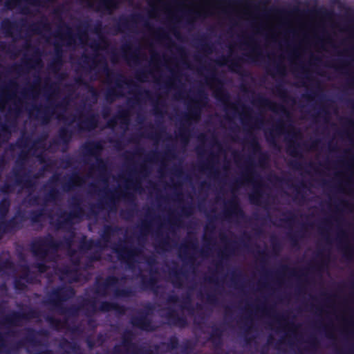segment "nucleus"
<instances>
[{
  "mask_svg": "<svg viewBox=\"0 0 354 354\" xmlns=\"http://www.w3.org/2000/svg\"><path fill=\"white\" fill-rule=\"evenodd\" d=\"M114 303L107 301H102L97 310L103 313L110 312L113 310Z\"/></svg>",
  "mask_w": 354,
  "mask_h": 354,
  "instance_id": "57",
  "label": "nucleus"
},
{
  "mask_svg": "<svg viewBox=\"0 0 354 354\" xmlns=\"http://www.w3.org/2000/svg\"><path fill=\"white\" fill-rule=\"evenodd\" d=\"M75 82L79 85H84L86 86L94 100V102L97 101V99L99 96V93L95 88L86 83L82 77H77L75 79Z\"/></svg>",
  "mask_w": 354,
  "mask_h": 354,
  "instance_id": "42",
  "label": "nucleus"
},
{
  "mask_svg": "<svg viewBox=\"0 0 354 354\" xmlns=\"http://www.w3.org/2000/svg\"><path fill=\"white\" fill-rule=\"evenodd\" d=\"M35 317L36 313L32 309L27 312L12 311L0 321V324L7 326H19L23 320Z\"/></svg>",
  "mask_w": 354,
  "mask_h": 354,
  "instance_id": "17",
  "label": "nucleus"
},
{
  "mask_svg": "<svg viewBox=\"0 0 354 354\" xmlns=\"http://www.w3.org/2000/svg\"><path fill=\"white\" fill-rule=\"evenodd\" d=\"M84 182V178L77 172L73 173L68 178L66 176L61 177L60 174H54L48 180V185L51 186L50 191L45 195L44 203L43 205L35 210L30 212L29 219L32 224H39L41 222L43 216L46 214L47 209L46 205L48 202L55 201L60 195L59 191L53 186L60 183L62 190L69 192L73 190L76 186Z\"/></svg>",
  "mask_w": 354,
  "mask_h": 354,
  "instance_id": "2",
  "label": "nucleus"
},
{
  "mask_svg": "<svg viewBox=\"0 0 354 354\" xmlns=\"http://www.w3.org/2000/svg\"><path fill=\"white\" fill-rule=\"evenodd\" d=\"M160 153L157 151H152L147 154L146 157V162H155L159 159Z\"/></svg>",
  "mask_w": 354,
  "mask_h": 354,
  "instance_id": "63",
  "label": "nucleus"
},
{
  "mask_svg": "<svg viewBox=\"0 0 354 354\" xmlns=\"http://www.w3.org/2000/svg\"><path fill=\"white\" fill-rule=\"evenodd\" d=\"M113 310L120 315H123L126 313L127 308L124 305L114 303Z\"/></svg>",
  "mask_w": 354,
  "mask_h": 354,
  "instance_id": "64",
  "label": "nucleus"
},
{
  "mask_svg": "<svg viewBox=\"0 0 354 354\" xmlns=\"http://www.w3.org/2000/svg\"><path fill=\"white\" fill-rule=\"evenodd\" d=\"M99 116L96 113H89L84 120L77 123L80 131H91L97 127Z\"/></svg>",
  "mask_w": 354,
  "mask_h": 354,
  "instance_id": "25",
  "label": "nucleus"
},
{
  "mask_svg": "<svg viewBox=\"0 0 354 354\" xmlns=\"http://www.w3.org/2000/svg\"><path fill=\"white\" fill-rule=\"evenodd\" d=\"M168 324L178 326L179 328H185L187 324V318L185 316L179 315L177 311L172 308H169L165 315Z\"/></svg>",
  "mask_w": 354,
  "mask_h": 354,
  "instance_id": "24",
  "label": "nucleus"
},
{
  "mask_svg": "<svg viewBox=\"0 0 354 354\" xmlns=\"http://www.w3.org/2000/svg\"><path fill=\"white\" fill-rule=\"evenodd\" d=\"M307 342L308 345L304 348V350L311 353H315L319 344L318 339L314 336H310Z\"/></svg>",
  "mask_w": 354,
  "mask_h": 354,
  "instance_id": "43",
  "label": "nucleus"
},
{
  "mask_svg": "<svg viewBox=\"0 0 354 354\" xmlns=\"http://www.w3.org/2000/svg\"><path fill=\"white\" fill-rule=\"evenodd\" d=\"M93 247L102 248L101 241L99 240L94 241L91 239H88V240L84 239L81 241L80 245V248L83 250H91Z\"/></svg>",
  "mask_w": 354,
  "mask_h": 354,
  "instance_id": "41",
  "label": "nucleus"
},
{
  "mask_svg": "<svg viewBox=\"0 0 354 354\" xmlns=\"http://www.w3.org/2000/svg\"><path fill=\"white\" fill-rule=\"evenodd\" d=\"M263 57L261 49L259 46L256 45L252 50V53L249 54H244L243 57H236L230 59L226 57H221L216 60V63L219 66L228 65L229 69L234 73H241V62H250L257 63V62L262 59Z\"/></svg>",
  "mask_w": 354,
  "mask_h": 354,
  "instance_id": "10",
  "label": "nucleus"
},
{
  "mask_svg": "<svg viewBox=\"0 0 354 354\" xmlns=\"http://www.w3.org/2000/svg\"><path fill=\"white\" fill-rule=\"evenodd\" d=\"M223 216L226 219L230 217H235L236 218H243L245 217V214L236 197L232 198L226 203V208L223 212Z\"/></svg>",
  "mask_w": 354,
  "mask_h": 354,
  "instance_id": "20",
  "label": "nucleus"
},
{
  "mask_svg": "<svg viewBox=\"0 0 354 354\" xmlns=\"http://www.w3.org/2000/svg\"><path fill=\"white\" fill-rule=\"evenodd\" d=\"M275 93L283 99H286L289 97L288 95L287 90L284 88L283 85L281 84H278L276 85L274 88Z\"/></svg>",
  "mask_w": 354,
  "mask_h": 354,
  "instance_id": "56",
  "label": "nucleus"
},
{
  "mask_svg": "<svg viewBox=\"0 0 354 354\" xmlns=\"http://www.w3.org/2000/svg\"><path fill=\"white\" fill-rule=\"evenodd\" d=\"M129 19L125 17L121 18L117 24L118 30L120 32L129 27Z\"/></svg>",
  "mask_w": 354,
  "mask_h": 354,
  "instance_id": "59",
  "label": "nucleus"
},
{
  "mask_svg": "<svg viewBox=\"0 0 354 354\" xmlns=\"http://www.w3.org/2000/svg\"><path fill=\"white\" fill-rule=\"evenodd\" d=\"M113 251L117 254L122 262H124L129 268H132L136 262V257L142 252V249L138 247H128L126 242L120 241L112 246Z\"/></svg>",
  "mask_w": 354,
  "mask_h": 354,
  "instance_id": "12",
  "label": "nucleus"
},
{
  "mask_svg": "<svg viewBox=\"0 0 354 354\" xmlns=\"http://www.w3.org/2000/svg\"><path fill=\"white\" fill-rule=\"evenodd\" d=\"M285 127L284 122L279 120L274 129H271L268 133L266 132L267 142L274 148L279 149V146L277 142V138L283 133Z\"/></svg>",
  "mask_w": 354,
  "mask_h": 354,
  "instance_id": "26",
  "label": "nucleus"
},
{
  "mask_svg": "<svg viewBox=\"0 0 354 354\" xmlns=\"http://www.w3.org/2000/svg\"><path fill=\"white\" fill-rule=\"evenodd\" d=\"M162 344L165 345L168 351L175 350L179 346V340L176 335H172L169 338L168 342H162Z\"/></svg>",
  "mask_w": 354,
  "mask_h": 354,
  "instance_id": "49",
  "label": "nucleus"
},
{
  "mask_svg": "<svg viewBox=\"0 0 354 354\" xmlns=\"http://www.w3.org/2000/svg\"><path fill=\"white\" fill-rule=\"evenodd\" d=\"M75 295L71 286H59L54 288L48 295V303L61 315L68 317H77L79 315L80 306L72 305L66 307L63 302L73 298Z\"/></svg>",
  "mask_w": 354,
  "mask_h": 354,
  "instance_id": "5",
  "label": "nucleus"
},
{
  "mask_svg": "<svg viewBox=\"0 0 354 354\" xmlns=\"http://www.w3.org/2000/svg\"><path fill=\"white\" fill-rule=\"evenodd\" d=\"M267 71H269L272 75L277 74L280 76H285L286 74L285 66L280 63L277 64V65L272 68L267 67Z\"/></svg>",
  "mask_w": 354,
  "mask_h": 354,
  "instance_id": "46",
  "label": "nucleus"
},
{
  "mask_svg": "<svg viewBox=\"0 0 354 354\" xmlns=\"http://www.w3.org/2000/svg\"><path fill=\"white\" fill-rule=\"evenodd\" d=\"M185 273L182 270H178L176 268H172L170 271V276L171 278V282L174 287L181 288L183 286V279L181 276H184Z\"/></svg>",
  "mask_w": 354,
  "mask_h": 354,
  "instance_id": "39",
  "label": "nucleus"
},
{
  "mask_svg": "<svg viewBox=\"0 0 354 354\" xmlns=\"http://www.w3.org/2000/svg\"><path fill=\"white\" fill-rule=\"evenodd\" d=\"M27 202L30 206L39 205V196L38 195H32L30 193L27 196Z\"/></svg>",
  "mask_w": 354,
  "mask_h": 354,
  "instance_id": "61",
  "label": "nucleus"
},
{
  "mask_svg": "<svg viewBox=\"0 0 354 354\" xmlns=\"http://www.w3.org/2000/svg\"><path fill=\"white\" fill-rule=\"evenodd\" d=\"M126 277L123 276L118 278L115 275L107 276L102 282L97 281L95 283L94 292L98 296L106 297L108 294V290L111 288H115L113 290V296L115 298H126L134 295V291L131 288H116L120 282L124 281Z\"/></svg>",
  "mask_w": 354,
  "mask_h": 354,
  "instance_id": "8",
  "label": "nucleus"
},
{
  "mask_svg": "<svg viewBox=\"0 0 354 354\" xmlns=\"http://www.w3.org/2000/svg\"><path fill=\"white\" fill-rule=\"evenodd\" d=\"M286 152L292 157L302 158L301 145L295 141L290 142L286 147Z\"/></svg>",
  "mask_w": 354,
  "mask_h": 354,
  "instance_id": "36",
  "label": "nucleus"
},
{
  "mask_svg": "<svg viewBox=\"0 0 354 354\" xmlns=\"http://www.w3.org/2000/svg\"><path fill=\"white\" fill-rule=\"evenodd\" d=\"M84 156L93 157L96 160L95 167L104 175L106 171V162L101 158V153L104 149L102 142L99 140L87 141L81 146Z\"/></svg>",
  "mask_w": 354,
  "mask_h": 354,
  "instance_id": "11",
  "label": "nucleus"
},
{
  "mask_svg": "<svg viewBox=\"0 0 354 354\" xmlns=\"http://www.w3.org/2000/svg\"><path fill=\"white\" fill-rule=\"evenodd\" d=\"M149 273V277H147L146 275L141 274H140V288L145 291L150 290L156 293L160 288V286L158 285V279L155 275L158 273V270L156 268H151Z\"/></svg>",
  "mask_w": 354,
  "mask_h": 354,
  "instance_id": "19",
  "label": "nucleus"
},
{
  "mask_svg": "<svg viewBox=\"0 0 354 354\" xmlns=\"http://www.w3.org/2000/svg\"><path fill=\"white\" fill-rule=\"evenodd\" d=\"M110 192L111 194V196H108L105 201H100L97 204H91L90 205L89 211L87 214L88 217H90L91 216H97L100 211L102 210L105 205L112 208V207L115 205V198H118L120 197H122L133 206L131 208L121 212V216L123 218L129 219L133 216L136 212L138 211L136 197L133 193L124 191L119 192L116 190Z\"/></svg>",
  "mask_w": 354,
  "mask_h": 354,
  "instance_id": "6",
  "label": "nucleus"
},
{
  "mask_svg": "<svg viewBox=\"0 0 354 354\" xmlns=\"http://www.w3.org/2000/svg\"><path fill=\"white\" fill-rule=\"evenodd\" d=\"M296 189V194L294 197V201H296L297 199L300 197L302 201L306 199L304 194L301 192L303 189L306 188V184L304 182H301L299 185L295 187Z\"/></svg>",
  "mask_w": 354,
  "mask_h": 354,
  "instance_id": "55",
  "label": "nucleus"
},
{
  "mask_svg": "<svg viewBox=\"0 0 354 354\" xmlns=\"http://www.w3.org/2000/svg\"><path fill=\"white\" fill-rule=\"evenodd\" d=\"M28 334L26 337V338L23 340H20L17 342L15 345L12 348V350L17 351L20 348H22L24 346V342H28L30 344H37V341L35 338V330L32 328H28Z\"/></svg>",
  "mask_w": 354,
  "mask_h": 354,
  "instance_id": "37",
  "label": "nucleus"
},
{
  "mask_svg": "<svg viewBox=\"0 0 354 354\" xmlns=\"http://www.w3.org/2000/svg\"><path fill=\"white\" fill-rule=\"evenodd\" d=\"M232 252V250L230 246L225 247V249L221 253V260L218 261L216 264V268L221 269L223 268V263L225 260H227L230 254Z\"/></svg>",
  "mask_w": 354,
  "mask_h": 354,
  "instance_id": "45",
  "label": "nucleus"
},
{
  "mask_svg": "<svg viewBox=\"0 0 354 354\" xmlns=\"http://www.w3.org/2000/svg\"><path fill=\"white\" fill-rule=\"evenodd\" d=\"M261 176L256 171L255 165L250 158L246 161V166L242 178L241 179L236 180L234 185L239 187L243 181L253 183L254 191L252 194H250L249 199L251 203L257 205L259 204L260 199L263 194V192L261 190L263 184L261 183Z\"/></svg>",
  "mask_w": 354,
  "mask_h": 354,
  "instance_id": "7",
  "label": "nucleus"
},
{
  "mask_svg": "<svg viewBox=\"0 0 354 354\" xmlns=\"http://www.w3.org/2000/svg\"><path fill=\"white\" fill-rule=\"evenodd\" d=\"M68 104V101H66V99H63L55 104H53V103L50 102L49 105L45 106L43 109L36 107L38 118L40 119L43 124H47L51 120L52 116L56 113V109H60L62 112H64L66 110Z\"/></svg>",
  "mask_w": 354,
  "mask_h": 354,
  "instance_id": "15",
  "label": "nucleus"
},
{
  "mask_svg": "<svg viewBox=\"0 0 354 354\" xmlns=\"http://www.w3.org/2000/svg\"><path fill=\"white\" fill-rule=\"evenodd\" d=\"M154 307L151 304H147L144 308L138 311V315L133 316L130 319L131 325L142 330L153 332L156 328L149 315L153 313Z\"/></svg>",
  "mask_w": 354,
  "mask_h": 354,
  "instance_id": "13",
  "label": "nucleus"
},
{
  "mask_svg": "<svg viewBox=\"0 0 354 354\" xmlns=\"http://www.w3.org/2000/svg\"><path fill=\"white\" fill-rule=\"evenodd\" d=\"M288 236L290 240L291 245L293 247H297L299 245V238L301 237L299 234L298 232L290 233Z\"/></svg>",
  "mask_w": 354,
  "mask_h": 354,
  "instance_id": "62",
  "label": "nucleus"
},
{
  "mask_svg": "<svg viewBox=\"0 0 354 354\" xmlns=\"http://www.w3.org/2000/svg\"><path fill=\"white\" fill-rule=\"evenodd\" d=\"M73 136V131L68 127H62L58 131L57 139L53 140V144L59 145L60 143L68 145Z\"/></svg>",
  "mask_w": 354,
  "mask_h": 354,
  "instance_id": "31",
  "label": "nucleus"
},
{
  "mask_svg": "<svg viewBox=\"0 0 354 354\" xmlns=\"http://www.w3.org/2000/svg\"><path fill=\"white\" fill-rule=\"evenodd\" d=\"M11 202L8 197L3 198L0 201V218L4 219L8 216Z\"/></svg>",
  "mask_w": 354,
  "mask_h": 354,
  "instance_id": "40",
  "label": "nucleus"
},
{
  "mask_svg": "<svg viewBox=\"0 0 354 354\" xmlns=\"http://www.w3.org/2000/svg\"><path fill=\"white\" fill-rule=\"evenodd\" d=\"M27 158L26 153H21L19 156V158L17 160V163H19V161H21V165H23L22 161L26 160ZM24 169V167H19L18 168H14L12 169V172L15 176V184L17 185H23L24 187L28 189H33L35 187V182L29 176L28 174H21V171Z\"/></svg>",
  "mask_w": 354,
  "mask_h": 354,
  "instance_id": "16",
  "label": "nucleus"
},
{
  "mask_svg": "<svg viewBox=\"0 0 354 354\" xmlns=\"http://www.w3.org/2000/svg\"><path fill=\"white\" fill-rule=\"evenodd\" d=\"M89 24L88 21H84L82 23L80 27L78 28V38L81 41H83L84 39H86L88 35L86 30L88 29Z\"/></svg>",
  "mask_w": 354,
  "mask_h": 354,
  "instance_id": "50",
  "label": "nucleus"
},
{
  "mask_svg": "<svg viewBox=\"0 0 354 354\" xmlns=\"http://www.w3.org/2000/svg\"><path fill=\"white\" fill-rule=\"evenodd\" d=\"M170 241L171 239L168 236L160 240L158 244L156 245V250H167L169 248H171Z\"/></svg>",
  "mask_w": 354,
  "mask_h": 354,
  "instance_id": "48",
  "label": "nucleus"
},
{
  "mask_svg": "<svg viewBox=\"0 0 354 354\" xmlns=\"http://www.w3.org/2000/svg\"><path fill=\"white\" fill-rule=\"evenodd\" d=\"M52 2L53 1H0V5H1L2 3H4L6 6L10 7L14 5H16L17 3H28L30 5H41L43 3L45 4L47 3H52Z\"/></svg>",
  "mask_w": 354,
  "mask_h": 354,
  "instance_id": "52",
  "label": "nucleus"
},
{
  "mask_svg": "<svg viewBox=\"0 0 354 354\" xmlns=\"http://www.w3.org/2000/svg\"><path fill=\"white\" fill-rule=\"evenodd\" d=\"M347 62L342 59H338L335 60L332 64H330L329 66L333 68L336 71H338L342 73H347L346 72V66Z\"/></svg>",
  "mask_w": 354,
  "mask_h": 354,
  "instance_id": "44",
  "label": "nucleus"
},
{
  "mask_svg": "<svg viewBox=\"0 0 354 354\" xmlns=\"http://www.w3.org/2000/svg\"><path fill=\"white\" fill-rule=\"evenodd\" d=\"M122 57L129 64H131V63L138 64L139 63L140 50L138 48H136L133 50L131 45L127 44L122 46Z\"/></svg>",
  "mask_w": 354,
  "mask_h": 354,
  "instance_id": "28",
  "label": "nucleus"
},
{
  "mask_svg": "<svg viewBox=\"0 0 354 354\" xmlns=\"http://www.w3.org/2000/svg\"><path fill=\"white\" fill-rule=\"evenodd\" d=\"M63 27L65 28V29H66V32H64V37L67 39V44L68 45L74 44L75 40L74 35L73 34V32L71 31V28L65 23L63 24Z\"/></svg>",
  "mask_w": 354,
  "mask_h": 354,
  "instance_id": "53",
  "label": "nucleus"
},
{
  "mask_svg": "<svg viewBox=\"0 0 354 354\" xmlns=\"http://www.w3.org/2000/svg\"><path fill=\"white\" fill-rule=\"evenodd\" d=\"M55 57L53 62L48 64V68L55 73H57L62 65V49L58 44H55Z\"/></svg>",
  "mask_w": 354,
  "mask_h": 354,
  "instance_id": "32",
  "label": "nucleus"
},
{
  "mask_svg": "<svg viewBox=\"0 0 354 354\" xmlns=\"http://www.w3.org/2000/svg\"><path fill=\"white\" fill-rule=\"evenodd\" d=\"M21 27H26L28 31L34 34H39L42 30L50 29V25L46 19L40 20L30 25H28L26 19H21L19 21H10L6 19L1 22V29L7 36H12L14 30L19 32V28Z\"/></svg>",
  "mask_w": 354,
  "mask_h": 354,
  "instance_id": "9",
  "label": "nucleus"
},
{
  "mask_svg": "<svg viewBox=\"0 0 354 354\" xmlns=\"http://www.w3.org/2000/svg\"><path fill=\"white\" fill-rule=\"evenodd\" d=\"M148 3H267V6L272 1H146Z\"/></svg>",
  "mask_w": 354,
  "mask_h": 354,
  "instance_id": "38",
  "label": "nucleus"
},
{
  "mask_svg": "<svg viewBox=\"0 0 354 354\" xmlns=\"http://www.w3.org/2000/svg\"><path fill=\"white\" fill-rule=\"evenodd\" d=\"M215 97L225 106L226 111H228L229 108L235 109V104L230 103V96L229 93L222 86L218 87L216 90Z\"/></svg>",
  "mask_w": 354,
  "mask_h": 354,
  "instance_id": "29",
  "label": "nucleus"
},
{
  "mask_svg": "<svg viewBox=\"0 0 354 354\" xmlns=\"http://www.w3.org/2000/svg\"><path fill=\"white\" fill-rule=\"evenodd\" d=\"M180 306L183 309L187 310L190 313L193 312L194 308L192 306V299L189 295L183 298Z\"/></svg>",
  "mask_w": 354,
  "mask_h": 354,
  "instance_id": "54",
  "label": "nucleus"
},
{
  "mask_svg": "<svg viewBox=\"0 0 354 354\" xmlns=\"http://www.w3.org/2000/svg\"><path fill=\"white\" fill-rule=\"evenodd\" d=\"M3 225L5 227L6 233H10L13 232H16L22 228V225H21V222L18 221L16 217L12 216L8 220L3 219Z\"/></svg>",
  "mask_w": 354,
  "mask_h": 354,
  "instance_id": "35",
  "label": "nucleus"
},
{
  "mask_svg": "<svg viewBox=\"0 0 354 354\" xmlns=\"http://www.w3.org/2000/svg\"><path fill=\"white\" fill-rule=\"evenodd\" d=\"M60 274L59 279H64V277L71 279V281L77 282L79 281V274L77 270L71 269L69 266H65L59 268Z\"/></svg>",
  "mask_w": 354,
  "mask_h": 354,
  "instance_id": "34",
  "label": "nucleus"
},
{
  "mask_svg": "<svg viewBox=\"0 0 354 354\" xmlns=\"http://www.w3.org/2000/svg\"><path fill=\"white\" fill-rule=\"evenodd\" d=\"M347 238V234L344 231H340L339 234L338 242L339 243V248L343 251V256L348 260L352 259L354 255V246L351 247L347 244L342 245V239Z\"/></svg>",
  "mask_w": 354,
  "mask_h": 354,
  "instance_id": "33",
  "label": "nucleus"
},
{
  "mask_svg": "<svg viewBox=\"0 0 354 354\" xmlns=\"http://www.w3.org/2000/svg\"><path fill=\"white\" fill-rule=\"evenodd\" d=\"M250 146L254 153H259L258 162L261 167H264L268 164L269 160V156L266 152L261 151V147L257 140V138L252 135L250 134Z\"/></svg>",
  "mask_w": 354,
  "mask_h": 354,
  "instance_id": "23",
  "label": "nucleus"
},
{
  "mask_svg": "<svg viewBox=\"0 0 354 354\" xmlns=\"http://www.w3.org/2000/svg\"><path fill=\"white\" fill-rule=\"evenodd\" d=\"M97 55L89 57L84 55L83 62L84 64H88L90 61H92L95 66L98 64L103 65V71L106 75V84L109 86L106 90L104 97L107 102L111 103L117 98L122 97L124 95L123 88L124 85H127L129 88H133V91L139 97H145L151 101V93L149 90H142L140 86L133 82L132 80H128L121 73H116L111 70L104 59H96Z\"/></svg>",
  "mask_w": 354,
  "mask_h": 354,
  "instance_id": "1",
  "label": "nucleus"
},
{
  "mask_svg": "<svg viewBox=\"0 0 354 354\" xmlns=\"http://www.w3.org/2000/svg\"><path fill=\"white\" fill-rule=\"evenodd\" d=\"M165 107V104L162 101H156V103L153 104V111L154 114L158 115H162L163 112L162 111V108Z\"/></svg>",
  "mask_w": 354,
  "mask_h": 354,
  "instance_id": "58",
  "label": "nucleus"
},
{
  "mask_svg": "<svg viewBox=\"0 0 354 354\" xmlns=\"http://www.w3.org/2000/svg\"><path fill=\"white\" fill-rule=\"evenodd\" d=\"M42 62L37 50L30 57L26 59L21 64H15L12 66V70L18 73L24 71L35 68L36 67H41Z\"/></svg>",
  "mask_w": 354,
  "mask_h": 354,
  "instance_id": "21",
  "label": "nucleus"
},
{
  "mask_svg": "<svg viewBox=\"0 0 354 354\" xmlns=\"http://www.w3.org/2000/svg\"><path fill=\"white\" fill-rule=\"evenodd\" d=\"M62 244V242L57 241L50 234L39 237L31 243V251L37 259L39 260L33 266L40 273H44L48 270L49 267L46 262L53 260L50 256L56 254Z\"/></svg>",
  "mask_w": 354,
  "mask_h": 354,
  "instance_id": "3",
  "label": "nucleus"
},
{
  "mask_svg": "<svg viewBox=\"0 0 354 354\" xmlns=\"http://www.w3.org/2000/svg\"><path fill=\"white\" fill-rule=\"evenodd\" d=\"M222 336L223 330L219 327H213L209 335V341L216 342V340H219V339H222Z\"/></svg>",
  "mask_w": 354,
  "mask_h": 354,
  "instance_id": "51",
  "label": "nucleus"
},
{
  "mask_svg": "<svg viewBox=\"0 0 354 354\" xmlns=\"http://www.w3.org/2000/svg\"><path fill=\"white\" fill-rule=\"evenodd\" d=\"M196 250L198 249V241L194 236L187 239L184 244L180 246L179 257L180 259L185 262L187 261L190 263L194 262L195 258L192 255H188V250Z\"/></svg>",
  "mask_w": 354,
  "mask_h": 354,
  "instance_id": "22",
  "label": "nucleus"
},
{
  "mask_svg": "<svg viewBox=\"0 0 354 354\" xmlns=\"http://www.w3.org/2000/svg\"><path fill=\"white\" fill-rule=\"evenodd\" d=\"M36 277L30 271L28 266H25L24 272L21 275V279L25 280L28 283H32L35 280Z\"/></svg>",
  "mask_w": 354,
  "mask_h": 354,
  "instance_id": "47",
  "label": "nucleus"
},
{
  "mask_svg": "<svg viewBox=\"0 0 354 354\" xmlns=\"http://www.w3.org/2000/svg\"><path fill=\"white\" fill-rule=\"evenodd\" d=\"M46 140V136H40L35 139L32 144L31 149H37L44 147V142Z\"/></svg>",
  "mask_w": 354,
  "mask_h": 354,
  "instance_id": "60",
  "label": "nucleus"
},
{
  "mask_svg": "<svg viewBox=\"0 0 354 354\" xmlns=\"http://www.w3.org/2000/svg\"><path fill=\"white\" fill-rule=\"evenodd\" d=\"M252 102L255 105L269 109L273 112H280L290 118V113L283 105L272 102L261 94H258Z\"/></svg>",
  "mask_w": 354,
  "mask_h": 354,
  "instance_id": "18",
  "label": "nucleus"
},
{
  "mask_svg": "<svg viewBox=\"0 0 354 354\" xmlns=\"http://www.w3.org/2000/svg\"><path fill=\"white\" fill-rule=\"evenodd\" d=\"M208 101L207 94L204 90H198L196 98L192 100V103L188 106V113H185L183 117V126L180 128L177 134L181 142L187 144L190 138V129L189 126L192 121L197 122L201 115L202 107L205 106Z\"/></svg>",
  "mask_w": 354,
  "mask_h": 354,
  "instance_id": "4",
  "label": "nucleus"
},
{
  "mask_svg": "<svg viewBox=\"0 0 354 354\" xmlns=\"http://www.w3.org/2000/svg\"><path fill=\"white\" fill-rule=\"evenodd\" d=\"M82 200L80 197L74 196L72 198L71 207L70 212H63L59 218L62 220H58L57 223V228H62L66 225H71L75 218H82L84 215V210L81 206Z\"/></svg>",
  "mask_w": 354,
  "mask_h": 354,
  "instance_id": "14",
  "label": "nucleus"
},
{
  "mask_svg": "<svg viewBox=\"0 0 354 354\" xmlns=\"http://www.w3.org/2000/svg\"><path fill=\"white\" fill-rule=\"evenodd\" d=\"M120 230L121 228L118 225H105L103 227L102 233L100 235L101 240L104 243L102 248L106 246V245L111 242V238Z\"/></svg>",
  "mask_w": 354,
  "mask_h": 354,
  "instance_id": "30",
  "label": "nucleus"
},
{
  "mask_svg": "<svg viewBox=\"0 0 354 354\" xmlns=\"http://www.w3.org/2000/svg\"><path fill=\"white\" fill-rule=\"evenodd\" d=\"M59 347L62 349L68 348L73 353L75 354H82V348L80 344L77 342H73L68 341L66 338H63L62 340L59 343ZM35 354H54L53 351L50 349H45L42 351H39Z\"/></svg>",
  "mask_w": 354,
  "mask_h": 354,
  "instance_id": "27",
  "label": "nucleus"
}]
</instances>
